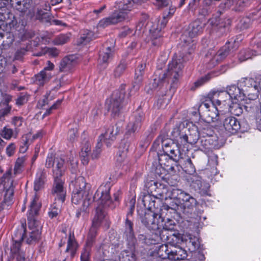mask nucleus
Masks as SVG:
<instances>
[{
    "instance_id": "obj_11",
    "label": "nucleus",
    "mask_w": 261,
    "mask_h": 261,
    "mask_svg": "<svg viewBox=\"0 0 261 261\" xmlns=\"http://www.w3.org/2000/svg\"><path fill=\"white\" fill-rule=\"evenodd\" d=\"M187 128L180 127H175L173 128L171 136L175 139L178 144L185 146L187 144H195L197 142L199 139V135L197 132L190 134L189 136L186 134Z\"/></svg>"
},
{
    "instance_id": "obj_62",
    "label": "nucleus",
    "mask_w": 261,
    "mask_h": 261,
    "mask_svg": "<svg viewBox=\"0 0 261 261\" xmlns=\"http://www.w3.org/2000/svg\"><path fill=\"white\" fill-rule=\"evenodd\" d=\"M251 24V20L249 18L245 17L242 18L239 23L241 29H246L248 28Z\"/></svg>"
},
{
    "instance_id": "obj_54",
    "label": "nucleus",
    "mask_w": 261,
    "mask_h": 261,
    "mask_svg": "<svg viewBox=\"0 0 261 261\" xmlns=\"http://www.w3.org/2000/svg\"><path fill=\"white\" fill-rule=\"evenodd\" d=\"M94 38V34L93 32L87 30L81 35V43H87Z\"/></svg>"
},
{
    "instance_id": "obj_48",
    "label": "nucleus",
    "mask_w": 261,
    "mask_h": 261,
    "mask_svg": "<svg viewBox=\"0 0 261 261\" xmlns=\"http://www.w3.org/2000/svg\"><path fill=\"white\" fill-rule=\"evenodd\" d=\"M158 157L159 163L161 166H164V168L169 167V169L172 170L174 169L173 166H169L168 164L169 159H170L168 154L164 152L163 154H158Z\"/></svg>"
},
{
    "instance_id": "obj_6",
    "label": "nucleus",
    "mask_w": 261,
    "mask_h": 261,
    "mask_svg": "<svg viewBox=\"0 0 261 261\" xmlns=\"http://www.w3.org/2000/svg\"><path fill=\"white\" fill-rule=\"evenodd\" d=\"M140 218L142 223L157 237H160L161 240H169V236L163 234L161 230V222L163 220L160 215L153 211H147L140 216Z\"/></svg>"
},
{
    "instance_id": "obj_24",
    "label": "nucleus",
    "mask_w": 261,
    "mask_h": 261,
    "mask_svg": "<svg viewBox=\"0 0 261 261\" xmlns=\"http://www.w3.org/2000/svg\"><path fill=\"white\" fill-rule=\"evenodd\" d=\"M29 226L31 231L26 235V242L29 244H36L41 239L42 226L40 223H37L34 226Z\"/></svg>"
},
{
    "instance_id": "obj_15",
    "label": "nucleus",
    "mask_w": 261,
    "mask_h": 261,
    "mask_svg": "<svg viewBox=\"0 0 261 261\" xmlns=\"http://www.w3.org/2000/svg\"><path fill=\"white\" fill-rule=\"evenodd\" d=\"M24 232L25 229L23 226H21V229L18 230L13 237V243L11 246L10 252L13 258L15 256L20 258V255H24L21 251L20 247Z\"/></svg>"
},
{
    "instance_id": "obj_46",
    "label": "nucleus",
    "mask_w": 261,
    "mask_h": 261,
    "mask_svg": "<svg viewBox=\"0 0 261 261\" xmlns=\"http://www.w3.org/2000/svg\"><path fill=\"white\" fill-rule=\"evenodd\" d=\"M127 62L125 59H122L114 71L115 77L121 76L126 69Z\"/></svg>"
},
{
    "instance_id": "obj_3",
    "label": "nucleus",
    "mask_w": 261,
    "mask_h": 261,
    "mask_svg": "<svg viewBox=\"0 0 261 261\" xmlns=\"http://www.w3.org/2000/svg\"><path fill=\"white\" fill-rule=\"evenodd\" d=\"M73 186L72 202L75 204H78L82 202V207L77 210L75 216L79 218L82 215L89 207L91 202L96 201L98 203L97 198L91 199V196L90 195V185L86 182L83 177H79L71 182Z\"/></svg>"
},
{
    "instance_id": "obj_52",
    "label": "nucleus",
    "mask_w": 261,
    "mask_h": 261,
    "mask_svg": "<svg viewBox=\"0 0 261 261\" xmlns=\"http://www.w3.org/2000/svg\"><path fill=\"white\" fill-rule=\"evenodd\" d=\"M0 120L3 121L5 120V117L8 116L10 113L12 107L7 104H0Z\"/></svg>"
},
{
    "instance_id": "obj_49",
    "label": "nucleus",
    "mask_w": 261,
    "mask_h": 261,
    "mask_svg": "<svg viewBox=\"0 0 261 261\" xmlns=\"http://www.w3.org/2000/svg\"><path fill=\"white\" fill-rule=\"evenodd\" d=\"M71 34H62L57 36L54 39V43L56 45H62L68 42L70 38Z\"/></svg>"
},
{
    "instance_id": "obj_57",
    "label": "nucleus",
    "mask_w": 261,
    "mask_h": 261,
    "mask_svg": "<svg viewBox=\"0 0 261 261\" xmlns=\"http://www.w3.org/2000/svg\"><path fill=\"white\" fill-rule=\"evenodd\" d=\"M1 135L7 140H10L13 136V130L6 126L1 130Z\"/></svg>"
},
{
    "instance_id": "obj_21",
    "label": "nucleus",
    "mask_w": 261,
    "mask_h": 261,
    "mask_svg": "<svg viewBox=\"0 0 261 261\" xmlns=\"http://www.w3.org/2000/svg\"><path fill=\"white\" fill-rule=\"evenodd\" d=\"M77 64L75 55H69L64 57L60 62L59 70L65 73H71Z\"/></svg>"
},
{
    "instance_id": "obj_32",
    "label": "nucleus",
    "mask_w": 261,
    "mask_h": 261,
    "mask_svg": "<svg viewBox=\"0 0 261 261\" xmlns=\"http://www.w3.org/2000/svg\"><path fill=\"white\" fill-rule=\"evenodd\" d=\"M215 98H219L222 102H226L227 100L230 101L229 96L226 90H218L217 91H212L208 94L207 98L208 100H212L214 102Z\"/></svg>"
},
{
    "instance_id": "obj_58",
    "label": "nucleus",
    "mask_w": 261,
    "mask_h": 261,
    "mask_svg": "<svg viewBox=\"0 0 261 261\" xmlns=\"http://www.w3.org/2000/svg\"><path fill=\"white\" fill-rule=\"evenodd\" d=\"M135 203L136 200L134 198H131L129 201L126 203V206L128 207V211L127 214V218L128 219L130 216H132L134 212Z\"/></svg>"
},
{
    "instance_id": "obj_13",
    "label": "nucleus",
    "mask_w": 261,
    "mask_h": 261,
    "mask_svg": "<svg viewBox=\"0 0 261 261\" xmlns=\"http://www.w3.org/2000/svg\"><path fill=\"white\" fill-rule=\"evenodd\" d=\"M8 0H0V21L10 28L14 27L17 23L14 15L6 7Z\"/></svg>"
},
{
    "instance_id": "obj_10",
    "label": "nucleus",
    "mask_w": 261,
    "mask_h": 261,
    "mask_svg": "<svg viewBox=\"0 0 261 261\" xmlns=\"http://www.w3.org/2000/svg\"><path fill=\"white\" fill-rule=\"evenodd\" d=\"M45 166L47 168H52L54 178L61 177L66 169L64 160L61 157L56 156L53 153L48 154Z\"/></svg>"
},
{
    "instance_id": "obj_14",
    "label": "nucleus",
    "mask_w": 261,
    "mask_h": 261,
    "mask_svg": "<svg viewBox=\"0 0 261 261\" xmlns=\"http://www.w3.org/2000/svg\"><path fill=\"white\" fill-rule=\"evenodd\" d=\"M52 194L56 203L62 204L65 199L66 191L64 187V182L61 177L54 178V184L52 189Z\"/></svg>"
},
{
    "instance_id": "obj_8",
    "label": "nucleus",
    "mask_w": 261,
    "mask_h": 261,
    "mask_svg": "<svg viewBox=\"0 0 261 261\" xmlns=\"http://www.w3.org/2000/svg\"><path fill=\"white\" fill-rule=\"evenodd\" d=\"M125 87V85H121L118 90L114 92L111 99L107 101L108 110L111 112V115L114 118L119 117L122 112L124 105Z\"/></svg>"
},
{
    "instance_id": "obj_9",
    "label": "nucleus",
    "mask_w": 261,
    "mask_h": 261,
    "mask_svg": "<svg viewBox=\"0 0 261 261\" xmlns=\"http://www.w3.org/2000/svg\"><path fill=\"white\" fill-rule=\"evenodd\" d=\"M198 112L204 114L205 121L208 123L216 122L219 120L221 121L223 118V115L219 113V110L212 100L208 99L201 102L198 107Z\"/></svg>"
},
{
    "instance_id": "obj_64",
    "label": "nucleus",
    "mask_w": 261,
    "mask_h": 261,
    "mask_svg": "<svg viewBox=\"0 0 261 261\" xmlns=\"http://www.w3.org/2000/svg\"><path fill=\"white\" fill-rule=\"evenodd\" d=\"M28 95L26 94L21 93L20 96L16 99V103L17 105L21 106L28 101Z\"/></svg>"
},
{
    "instance_id": "obj_27",
    "label": "nucleus",
    "mask_w": 261,
    "mask_h": 261,
    "mask_svg": "<svg viewBox=\"0 0 261 261\" xmlns=\"http://www.w3.org/2000/svg\"><path fill=\"white\" fill-rule=\"evenodd\" d=\"M226 90L230 100L242 101L244 99L245 94L244 90L235 85L227 87Z\"/></svg>"
},
{
    "instance_id": "obj_61",
    "label": "nucleus",
    "mask_w": 261,
    "mask_h": 261,
    "mask_svg": "<svg viewBox=\"0 0 261 261\" xmlns=\"http://www.w3.org/2000/svg\"><path fill=\"white\" fill-rule=\"evenodd\" d=\"M102 146V143L99 142L98 140V142H97V143L95 147V149L93 150V152L91 154V158L94 159H96L97 158L100 152H101V148Z\"/></svg>"
},
{
    "instance_id": "obj_2",
    "label": "nucleus",
    "mask_w": 261,
    "mask_h": 261,
    "mask_svg": "<svg viewBox=\"0 0 261 261\" xmlns=\"http://www.w3.org/2000/svg\"><path fill=\"white\" fill-rule=\"evenodd\" d=\"M110 191L109 185H102L94 195V199L97 198L98 201L92 225L87 235L86 245L88 247H91L95 242L98 229L106 217L107 208L113 209L116 206V203L112 201L110 196Z\"/></svg>"
},
{
    "instance_id": "obj_22",
    "label": "nucleus",
    "mask_w": 261,
    "mask_h": 261,
    "mask_svg": "<svg viewBox=\"0 0 261 261\" xmlns=\"http://www.w3.org/2000/svg\"><path fill=\"white\" fill-rule=\"evenodd\" d=\"M150 41L151 44L155 47H159L163 42L162 28L158 24H154L150 29Z\"/></svg>"
},
{
    "instance_id": "obj_17",
    "label": "nucleus",
    "mask_w": 261,
    "mask_h": 261,
    "mask_svg": "<svg viewBox=\"0 0 261 261\" xmlns=\"http://www.w3.org/2000/svg\"><path fill=\"white\" fill-rule=\"evenodd\" d=\"M120 130L118 126H111L104 134L99 137L98 140L101 143L105 142L107 147H110L115 141L116 136Z\"/></svg>"
},
{
    "instance_id": "obj_16",
    "label": "nucleus",
    "mask_w": 261,
    "mask_h": 261,
    "mask_svg": "<svg viewBox=\"0 0 261 261\" xmlns=\"http://www.w3.org/2000/svg\"><path fill=\"white\" fill-rule=\"evenodd\" d=\"M223 122V127L227 134H234L241 129L240 121L233 116H228L221 120Z\"/></svg>"
},
{
    "instance_id": "obj_38",
    "label": "nucleus",
    "mask_w": 261,
    "mask_h": 261,
    "mask_svg": "<svg viewBox=\"0 0 261 261\" xmlns=\"http://www.w3.org/2000/svg\"><path fill=\"white\" fill-rule=\"evenodd\" d=\"M77 248V244L75 240L73 235L70 233L67 242V247L66 249V252H69L71 257H73L76 252Z\"/></svg>"
},
{
    "instance_id": "obj_42",
    "label": "nucleus",
    "mask_w": 261,
    "mask_h": 261,
    "mask_svg": "<svg viewBox=\"0 0 261 261\" xmlns=\"http://www.w3.org/2000/svg\"><path fill=\"white\" fill-rule=\"evenodd\" d=\"M208 23L212 27L213 33L218 30H224V24L221 22V20L219 17H214L210 19Z\"/></svg>"
},
{
    "instance_id": "obj_39",
    "label": "nucleus",
    "mask_w": 261,
    "mask_h": 261,
    "mask_svg": "<svg viewBox=\"0 0 261 261\" xmlns=\"http://www.w3.org/2000/svg\"><path fill=\"white\" fill-rule=\"evenodd\" d=\"M229 111L233 115L236 116L241 115L243 112V108L247 110V107L245 106H242L240 103L237 102V101L233 102L230 105L228 104Z\"/></svg>"
},
{
    "instance_id": "obj_44",
    "label": "nucleus",
    "mask_w": 261,
    "mask_h": 261,
    "mask_svg": "<svg viewBox=\"0 0 261 261\" xmlns=\"http://www.w3.org/2000/svg\"><path fill=\"white\" fill-rule=\"evenodd\" d=\"M0 37L3 40L2 44L5 48L9 47L14 41V37L7 32L5 33H0Z\"/></svg>"
},
{
    "instance_id": "obj_1",
    "label": "nucleus",
    "mask_w": 261,
    "mask_h": 261,
    "mask_svg": "<svg viewBox=\"0 0 261 261\" xmlns=\"http://www.w3.org/2000/svg\"><path fill=\"white\" fill-rule=\"evenodd\" d=\"M194 53V47L192 44L185 51L184 48L179 57H174L172 61L168 64L166 73H160V70L155 72L154 77L152 83V88L156 89L161 87L165 84H170L169 90L171 94L174 93L177 87L178 80L182 73L184 63L192 59V55Z\"/></svg>"
},
{
    "instance_id": "obj_19",
    "label": "nucleus",
    "mask_w": 261,
    "mask_h": 261,
    "mask_svg": "<svg viewBox=\"0 0 261 261\" xmlns=\"http://www.w3.org/2000/svg\"><path fill=\"white\" fill-rule=\"evenodd\" d=\"M143 114L142 113L136 112L135 114L134 120L130 121L127 126L125 135L126 137L134 136L135 132L139 130L141 126V122L143 119Z\"/></svg>"
},
{
    "instance_id": "obj_30",
    "label": "nucleus",
    "mask_w": 261,
    "mask_h": 261,
    "mask_svg": "<svg viewBox=\"0 0 261 261\" xmlns=\"http://www.w3.org/2000/svg\"><path fill=\"white\" fill-rule=\"evenodd\" d=\"M12 7L20 12H25L30 7L32 0H10Z\"/></svg>"
},
{
    "instance_id": "obj_29",
    "label": "nucleus",
    "mask_w": 261,
    "mask_h": 261,
    "mask_svg": "<svg viewBox=\"0 0 261 261\" xmlns=\"http://www.w3.org/2000/svg\"><path fill=\"white\" fill-rule=\"evenodd\" d=\"M159 188L157 189V191L155 193V196H159V199H165V200H167L168 198L173 199V196H172V192L173 191L177 190L176 188H172L171 189H169L165 185L161 184L158 186Z\"/></svg>"
},
{
    "instance_id": "obj_12",
    "label": "nucleus",
    "mask_w": 261,
    "mask_h": 261,
    "mask_svg": "<svg viewBox=\"0 0 261 261\" xmlns=\"http://www.w3.org/2000/svg\"><path fill=\"white\" fill-rule=\"evenodd\" d=\"M173 199H176L185 209L193 210L197 204L196 199L181 189H177L172 192Z\"/></svg>"
},
{
    "instance_id": "obj_4",
    "label": "nucleus",
    "mask_w": 261,
    "mask_h": 261,
    "mask_svg": "<svg viewBox=\"0 0 261 261\" xmlns=\"http://www.w3.org/2000/svg\"><path fill=\"white\" fill-rule=\"evenodd\" d=\"M174 142L173 139L169 138L166 128L162 130L160 136L156 139L153 144V146L157 148L161 144L163 152L169 155L170 160L175 162L182 159L179 150V147L182 145L178 144L177 141Z\"/></svg>"
},
{
    "instance_id": "obj_20",
    "label": "nucleus",
    "mask_w": 261,
    "mask_h": 261,
    "mask_svg": "<svg viewBox=\"0 0 261 261\" xmlns=\"http://www.w3.org/2000/svg\"><path fill=\"white\" fill-rule=\"evenodd\" d=\"M114 53L115 47L113 45L111 46H105L100 51L98 63L102 66V68H106L110 60L113 58Z\"/></svg>"
},
{
    "instance_id": "obj_25",
    "label": "nucleus",
    "mask_w": 261,
    "mask_h": 261,
    "mask_svg": "<svg viewBox=\"0 0 261 261\" xmlns=\"http://www.w3.org/2000/svg\"><path fill=\"white\" fill-rule=\"evenodd\" d=\"M230 51L228 46L225 45L222 47L207 62V68L211 69L214 67L218 62L222 61L229 55Z\"/></svg>"
},
{
    "instance_id": "obj_41",
    "label": "nucleus",
    "mask_w": 261,
    "mask_h": 261,
    "mask_svg": "<svg viewBox=\"0 0 261 261\" xmlns=\"http://www.w3.org/2000/svg\"><path fill=\"white\" fill-rule=\"evenodd\" d=\"M259 54L260 53L256 54V51H253L249 49H243L239 53L238 58L240 62H243L248 59H251L253 56Z\"/></svg>"
},
{
    "instance_id": "obj_55",
    "label": "nucleus",
    "mask_w": 261,
    "mask_h": 261,
    "mask_svg": "<svg viewBox=\"0 0 261 261\" xmlns=\"http://www.w3.org/2000/svg\"><path fill=\"white\" fill-rule=\"evenodd\" d=\"M160 184V183H158L152 180L148 182L146 184V187L148 189V192L150 193L151 195H155L157 189L159 188L158 186Z\"/></svg>"
},
{
    "instance_id": "obj_26",
    "label": "nucleus",
    "mask_w": 261,
    "mask_h": 261,
    "mask_svg": "<svg viewBox=\"0 0 261 261\" xmlns=\"http://www.w3.org/2000/svg\"><path fill=\"white\" fill-rule=\"evenodd\" d=\"M142 202L144 206L148 211H153L158 209L160 204V199L156 198L155 195L148 194L144 195L142 198Z\"/></svg>"
},
{
    "instance_id": "obj_45",
    "label": "nucleus",
    "mask_w": 261,
    "mask_h": 261,
    "mask_svg": "<svg viewBox=\"0 0 261 261\" xmlns=\"http://www.w3.org/2000/svg\"><path fill=\"white\" fill-rule=\"evenodd\" d=\"M191 179L192 180L190 184L191 187L195 191H199V192H202L203 189L202 188V183L201 180V178L194 175Z\"/></svg>"
},
{
    "instance_id": "obj_53",
    "label": "nucleus",
    "mask_w": 261,
    "mask_h": 261,
    "mask_svg": "<svg viewBox=\"0 0 261 261\" xmlns=\"http://www.w3.org/2000/svg\"><path fill=\"white\" fill-rule=\"evenodd\" d=\"M184 168L185 172L189 174H193L195 172V169L190 158H188L185 161Z\"/></svg>"
},
{
    "instance_id": "obj_23",
    "label": "nucleus",
    "mask_w": 261,
    "mask_h": 261,
    "mask_svg": "<svg viewBox=\"0 0 261 261\" xmlns=\"http://www.w3.org/2000/svg\"><path fill=\"white\" fill-rule=\"evenodd\" d=\"M38 198L36 195L35 196L31 202L29 214L28 215V221L29 225L34 226L37 223H40L35 218L38 214L39 211L41 207V204L37 202Z\"/></svg>"
},
{
    "instance_id": "obj_5",
    "label": "nucleus",
    "mask_w": 261,
    "mask_h": 261,
    "mask_svg": "<svg viewBox=\"0 0 261 261\" xmlns=\"http://www.w3.org/2000/svg\"><path fill=\"white\" fill-rule=\"evenodd\" d=\"M134 4V2L132 0L120 2L117 4L118 10L115 11L110 16L101 19L98 23L99 27L105 28L128 19V13L131 11Z\"/></svg>"
},
{
    "instance_id": "obj_51",
    "label": "nucleus",
    "mask_w": 261,
    "mask_h": 261,
    "mask_svg": "<svg viewBox=\"0 0 261 261\" xmlns=\"http://www.w3.org/2000/svg\"><path fill=\"white\" fill-rule=\"evenodd\" d=\"M178 201L176 199L168 198L167 200H165L164 207L165 209L168 210L171 209L174 211H176L178 208L179 205L177 203Z\"/></svg>"
},
{
    "instance_id": "obj_56",
    "label": "nucleus",
    "mask_w": 261,
    "mask_h": 261,
    "mask_svg": "<svg viewBox=\"0 0 261 261\" xmlns=\"http://www.w3.org/2000/svg\"><path fill=\"white\" fill-rule=\"evenodd\" d=\"M151 2L158 9H162L170 6V2L168 0H152Z\"/></svg>"
},
{
    "instance_id": "obj_59",
    "label": "nucleus",
    "mask_w": 261,
    "mask_h": 261,
    "mask_svg": "<svg viewBox=\"0 0 261 261\" xmlns=\"http://www.w3.org/2000/svg\"><path fill=\"white\" fill-rule=\"evenodd\" d=\"M61 204L59 205L58 202L54 203L51 206V211L48 212V216L50 218H53L57 216L59 212V206Z\"/></svg>"
},
{
    "instance_id": "obj_63",
    "label": "nucleus",
    "mask_w": 261,
    "mask_h": 261,
    "mask_svg": "<svg viewBox=\"0 0 261 261\" xmlns=\"http://www.w3.org/2000/svg\"><path fill=\"white\" fill-rule=\"evenodd\" d=\"M70 164L71 166V171L72 173H75L77 168L78 163L77 160L73 156L69 158Z\"/></svg>"
},
{
    "instance_id": "obj_28",
    "label": "nucleus",
    "mask_w": 261,
    "mask_h": 261,
    "mask_svg": "<svg viewBox=\"0 0 261 261\" xmlns=\"http://www.w3.org/2000/svg\"><path fill=\"white\" fill-rule=\"evenodd\" d=\"M145 64L143 63L140 64L135 71V81L134 84L130 90V91H137L140 87V84L142 81L143 75L144 72Z\"/></svg>"
},
{
    "instance_id": "obj_34",
    "label": "nucleus",
    "mask_w": 261,
    "mask_h": 261,
    "mask_svg": "<svg viewBox=\"0 0 261 261\" xmlns=\"http://www.w3.org/2000/svg\"><path fill=\"white\" fill-rule=\"evenodd\" d=\"M170 249H172L171 245L162 244L159 246L155 256L160 257L166 260L167 259H170V255H171V252H170Z\"/></svg>"
},
{
    "instance_id": "obj_37",
    "label": "nucleus",
    "mask_w": 261,
    "mask_h": 261,
    "mask_svg": "<svg viewBox=\"0 0 261 261\" xmlns=\"http://www.w3.org/2000/svg\"><path fill=\"white\" fill-rule=\"evenodd\" d=\"M172 249H170V252H171L170 255V260H179L184 259L187 257V253L184 250L181 248H175L172 247Z\"/></svg>"
},
{
    "instance_id": "obj_40",
    "label": "nucleus",
    "mask_w": 261,
    "mask_h": 261,
    "mask_svg": "<svg viewBox=\"0 0 261 261\" xmlns=\"http://www.w3.org/2000/svg\"><path fill=\"white\" fill-rule=\"evenodd\" d=\"M163 222H161V230L164 232L165 231H172L174 230L176 224L174 220L170 218H166V219H163Z\"/></svg>"
},
{
    "instance_id": "obj_7",
    "label": "nucleus",
    "mask_w": 261,
    "mask_h": 261,
    "mask_svg": "<svg viewBox=\"0 0 261 261\" xmlns=\"http://www.w3.org/2000/svg\"><path fill=\"white\" fill-rule=\"evenodd\" d=\"M205 23L199 19H197L192 22L189 25L188 28L185 31L181 36L180 39L182 42V46L184 50L187 51L188 47L192 44L194 47V50L195 49L194 41L192 39L200 35L203 32Z\"/></svg>"
},
{
    "instance_id": "obj_47",
    "label": "nucleus",
    "mask_w": 261,
    "mask_h": 261,
    "mask_svg": "<svg viewBox=\"0 0 261 261\" xmlns=\"http://www.w3.org/2000/svg\"><path fill=\"white\" fill-rule=\"evenodd\" d=\"M91 150L90 147L88 144H86L85 146L82 149L80 152V158L82 163L83 165H87L89 161V153Z\"/></svg>"
},
{
    "instance_id": "obj_18",
    "label": "nucleus",
    "mask_w": 261,
    "mask_h": 261,
    "mask_svg": "<svg viewBox=\"0 0 261 261\" xmlns=\"http://www.w3.org/2000/svg\"><path fill=\"white\" fill-rule=\"evenodd\" d=\"M124 237L126 238L127 241L130 243V245L132 246L130 248L131 252L130 253L131 255V259L130 261H135V254L132 252L134 249V245L135 241L133 230V223L128 218H126L125 220Z\"/></svg>"
},
{
    "instance_id": "obj_33",
    "label": "nucleus",
    "mask_w": 261,
    "mask_h": 261,
    "mask_svg": "<svg viewBox=\"0 0 261 261\" xmlns=\"http://www.w3.org/2000/svg\"><path fill=\"white\" fill-rule=\"evenodd\" d=\"M198 146L201 150L216 148L217 147V141L213 137L202 138L200 139Z\"/></svg>"
},
{
    "instance_id": "obj_31",
    "label": "nucleus",
    "mask_w": 261,
    "mask_h": 261,
    "mask_svg": "<svg viewBox=\"0 0 261 261\" xmlns=\"http://www.w3.org/2000/svg\"><path fill=\"white\" fill-rule=\"evenodd\" d=\"M242 83L244 85V87L246 88V90L247 91V88L249 89L250 92H252V98H255L257 96L259 92V88L257 84V81H254L252 78H245L243 79Z\"/></svg>"
},
{
    "instance_id": "obj_43",
    "label": "nucleus",
    "mask_w": 261,
    "mask_h": 261,
    "mask_svg": "<svg viewBox=\"0 0 261 261\" xmlns=\"http://www.w3.org/2000/svg\"><path fill=\"white\" fill-rule=\"evenodd\" d=\"M26 158L25 156L18 158L14 168V173L15 175L20 174L23 170L25 164Z\"/></svg>"
},
{
    "instance_id": "obj_60",
    "label": "nucleus",
    "mask_w": 261,
    "mask_h": 261,
    "mask_svg": "<svg viewBox=\"0 0 261 261\" xmlns=\"http://www.w3.org/2000/svg\"><path fill=\"white\" fill-rule=\"evenodd\" d=\"M90 248L91 247H88L86 245V247L84 248L81 255V261H90Z\"/></svg>"
},
{
    "instance_id": "obj_36",
    "label": "nucleus",
    "mask_w": 261,
    "mask_h": 261,
    "mask_svg": "<svg viewBox=\"0 0 261 261\" xmlns=\"http://www.w3.org/2000/svg\"><path fill=\"white\" fill-rule=\"evenodd\" d=\"M51 77L50 72H45V70H42L39 73L35 76V82L37 84L42 86L45 83L48 82Z\"/></svg>"
},
{
    "instance_id": "obj_35",
    "label": "nucleus",
    "mask_w": 261,
    "mask_h": 261,
    "mask_svg": "<svg viewBox=\"0 0 261 261\" xmlns=\"http://www.w3.org/2000/svg\"><path fill=\"white\" fill-rule=\"evenodd\" d=\"M14 194V187L13 186L12 181H11V186L9 189H7L4 196V200L2 203L3 208H4L6 206H8L11 204L13 196Z\"/></svg>"
},
{
    "instance_id": "obj_50",
    "label": "nucleus",
    "mask_w": 261,
    "mask_h": 261,
    "mask_svg": "<svg viewBox=\"0 0 261 261\" xmlns=\"http://www.w3.org/2000/svg\"><path fill=\"white\" fill-rule=\"evenodd\" d=\"M130 143L128 141L124 140H122L119 146V156L122 158H124L129 149Z\"/></svg>"
}]
</instances>
